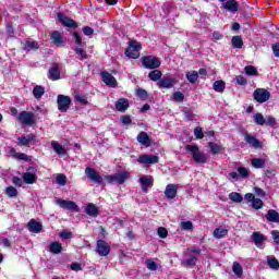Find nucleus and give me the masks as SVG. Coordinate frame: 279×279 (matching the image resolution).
<instances>
[{"label":"nucleus","mask_w":279,"mask_h":279,"mask_svg":"<svg viewBox=\"0 0 279 279\" xmlns=\"http://www.w3.org/2000/svg\"><path fill=\"white\" fill-rule=\"evenodd\" d=\"M51 254H60L62 252V244L59 242H52L49 247Z\"/></svg>","instance_id":"e433bc0d"},{"label":"nucleus","mask_w":279,"mask_h":279,"mask_svg":"<svg viewBox=\"0 0 279 279\" xmlns=\"http://www.w3.org/2000/svg\"><path fill=\"white\" fill-rule=\"evenodd\" d=\"M244 141L245 143H247V145H250L251 147H254V149H260L262 147L260 141H258L256 136H253L247 132L244 133Z\"/></svg>","instance_id":"ddd939ff"},{"label":"nucleus","mask_w":279,"mask_h":279,"mask_svg":"<svg viewBox=\"0 0 279 279\" xmlns=\"http://www.w3.org/2000/svg\"><path fill=\"white\" fill-rule=\"evenodd\" d=\"M85 175L90 180V182H95L96 184H104V178L95 171V169L87 167L85 169Z\"/></svg>","instance_id":"9d476101"},{"label":"nucleus","mask_w":279,"mask_h":279,"mask_svg":"<svg viewBox=\"0 0 279 279\" xmlns=\"http://www.w3.org/2000/svg\"><path fill=\"white\" fill-rule=\"evenodd\" d=\"M141 43L131 41L129 48L125 51L126 58H131L132 60H136L141 56Z\"/></svg>","instance_id":"423d86ee"},{"label":"nucleus","mask_w":279,"mask_h":279,"mask_svg":"<svg viewBox=\"0 0 279 279\" xmlns=\"http://www.w3.org/2000/svg\"><path fill=\"white\" fill-rule=\"evenodd\" d=\"M252 206L255 210H260V208H263L265 204L260 198H254V201L252 202Z\"/></svg>","instance_id":"de8ad7c7"},{"label":"nucleus","mask_w":279,"mask_h":279,"mask_svg":"<svg viewBox=\"0 0 279 279\" xmlns=\"http://www.w3.org/2000/svg\"><path fill=\"white\" fill-rule=\"evenodd\" d=\"M148 77L153 82H158V80H160V77H162V72H160V70H154V71L149 72Z\"/></svg>","instance_id":"58836bf2"},{"label":"nucleus","mask_w":279,"mask_h":279,"mask_svg":"<svg viewBox=\"0 0 279 279\" xmlns=\"http://www.w3.org/2000/svg\"><path fill=\"white\" fill-rule=\"evenodd\" d=\"M267 265L275 271H278L279 269V262L274 256H267Z\"/></svg>","instance_id":"7c9ffc66"},{"label":"nucleus","mask_w":279,"mask_h":279,"mask_svg":"<svg viewBox=\"0 0 279 279\" xmlns=\"http://www.w3.org/2000/svg\"><path fill=\"white\" fill-rule=\"evenodd\" d=\"M110 244L104 240H98L96 243V252L98 256H108L110 254Z\"/></svg>","instance_id":"1a4fd4ad"},{"label":"nucleus","mask_w":279,"mask_h":279,"mask_svg":"<svg viewBox=\"0 0 279 279\" xmlns=\"http://www.w3.org/2000/svg\"><path fill=\"white\" fill-rule=\"evenodd\" d=\"M27 228L29 232H33L34 234H38L43 231V223L36 221V219H31L27 223Z\"/></svg>","instance_id":"dca6fc26"},{"label":"nucleus","mask_w":279,"mask_h":279,"mask_svg":"<svg viewBox=\"0 0 279 279\" xmlns=\"http://www.w3.org/2000/svg\"><path fill=\"white\" fill-rule=\"evenodd\" d=\"M228 234V230L223 228H218L214 231V236L216 239H223Z\"/></svg>","instance_id":"a19ab883"},{"label":"nucleus","mask_w":279,"mask_h":279,"mask_svg":"<svg viewBox=\"0 0 279 279\" xmlns=\"http://www.w3.org/2000/svg\"><path fill=\"white\" fill-rule=\"evenodd\" d=\"M142 64L145 69H158L160 66V59L154 56L143 57Z\"/></svg>","instance_id":"0eeeda50"},{"label":"nucleus","mask_w":279,"mask_h":279,"mask_svg":"<svg viewBox=\"0 0 279 279\" xmlns=\"http://www.w3.org/2000/svg\"><path fill=\"white\" fill-rule=\"evenodd\" d=\"M128 108H130V101L125 98H120L117 102H116V109L119 112H125V110H128Z\"/></svg>","instance_id":"5701e85b"},{"label":"nucleus","mask_w":279,"mask_h":279,"mask_svg":"<svg viewBox=\"0 0 279 279\" xmlns=\"http://www.w3.org/2000/svg\"><path fill=\"white\" fill-rule=\"evenodd\" d=\"M184 265H187L190 267H193V266L197 265V256H195V255L190 256V258H187L184 262Z\"/></svg>","instance_id":"603ef678"},{"label":"nucleus","mask_w":279,"mask_h":279,"mask_svg":"<svg viewBox=\"0 0 279 279\" xmlns=\"http://www.w3.org/2000/svg\"><path fill=\"white\" fill-rule=\"evenodd\" d=\"M61 239H73V232L63 230L60 233Z\"/></svg>","instance_id":"e2e57ef3"},{"label":"nucleus","mask_w":279,"mask_h":279,"mask_svg":"<svg viewBox=\"0 0 279 279\" xmlns=\"http://www.w3.org/2000/svg\"><path fill=\"white\" fill-rule=\"evenodd\" d=\"M271 97V93L265 88H257L253 93V99L257 101V104H265L266 101H269Z\"/></svg>","instance_id":"39448f33"},{"label":"nucleus","mask_w":279,"mask_h":279,"mask_svg":"<svg viewBox=\"0 0 279 279\" xmlns=\"http://www.w3.org/2000/svg\"><path fill=\"white\" fill-rule=\"evenodd\" d=\"M186 151H190L192 155V159L197 162V165H206L208 162V155L206 153L199 150L197 145H186Z\"/></svg>","instance_id":"f257e3e1"},{"label":"nucleus","mask_w":279,"mask_h":279,"mask_svg":"<svg viewBox=\"0 0 279 279\" xmlns=\"http://www.w3.org/2000/svg\"><path fill=\"white\" fill-rule=\"evenodd\" d=\"M238 174L240 178H250V170L245 167H239Z\"/></svg>","instance_id":"49530a36"},{"label":"nucleus","mask_w":279,"mask_h":279,"mask_svg":"<svg viewBox=\"0 0 279 279\" xmlns=\"http://www.w3.org/2000/svg\"><path fill=\"white\" fill-rule=\"evenodd\" d=\"M271 236L277 245H279V231H271Z\"/></svg>","instance_id":"338daca9"},{"label":"nucleus","mask_w":279,"mask_h":279,"mask_svg":"<svg viewBox=\"0 0 279 279\" xmlns=\"http://www.w3.org/2000/svg\"><path fill=\"white\" fill-rule=\"evenodd\" d=\"M17 141H19L17 145L27 147V145H29V143H33L34 141H36V135L31 133L27 136L19 137Z\"/></svg>","instance_id":"4be33fe9"},{"label":"nucleus","mask_w":279,"mask_h":279,"mask_svg":"<svg viewBox=\"0 0 279 279\" xmlns=\"http://www.w3.org/2000/svg\"><path fill=\"white\" fill-rule=\"evenodd\" d=\"M57 184H59V186H65L66 185V175L60 173V174H57Z\"/></svg>","instance_id":"09e8293b"},{"label":"nucleus","mask_w":279,"mask_h":279,"mask_svg":"<svg viewBox=\"0 0 279 279\" xmlns=\"http://www.w3.org/2000/svg\"><path fill=\"white\" fill-rule=\"evenodd\" d=\"M7 34L10 38H14V27H12V24L8 23L7 26Z\"/></svg>","instance_id":"052dcab7"},{"label":"nucleus","mask_w":279,"mask_h":279,"mask_svg":"<svg viewBox=\"0 0 279 279\" xmlns=\"http://www.w3.org/2000/svg\"><path fill=\"white\" fill-rule=\"evenodd\" d=\"M194 136L198 140L204 138V131L202 130V128L197 126L194 129Z\"/></svg>","instance_id":"6e6d98bb"},{"label":"nucleus","mask_w":279,"mask_h":279,"mask_svg":"<svg viewBox=\"0 0 279 279\" xmlns=\"http://www.w3.org/2000/svg\"><path fill=\"white\" fill-rule=\"evenodd\" d=\"M16 119L22 123V125H34L36 123V114L29 111L20 112Z\"/></svg>","instance_id":"7ed1b4c3"},{"label":"nucleus","mask_w":279,"mask_h":279,"mask_svg":"<svg viewBox=\"0 0 279 279\" xmlns=\"http://www.w3.org/2000/svg\"><path fill=\"white\" fill-rule=\"evenodd\" d=\"M137 142L141 145H145V147H149V145H151V140L149 138V135H147L146 132L142 131L138 135H137Z\"/></svg>","instance_id":"b1692460"},{"label":"nucleus","mask_w":279,"mask_h":279,"mask_svg":"<svg viewBox=\"0 0 279 279\" xmlns=\"http://www.w3.org/2000/svg\"><path fill=\"white\" fill-rule=\"evenodd\" d=\"M5 193L8 197H16V195H19V191L14 186L7 187Z\"/></svg>","instance_id":"3c124183"},{"label":"nucleus","mask_w":279,"mask_h":279,"mask_svg":"<svg viewBox=\"0 0 279 279\" xmlns=\"http://www.w3.org/2000/svg\"><path fill=\"white\" fill-rule=\"evenodd\" d=\"M231 45L233 49H242L243 48V38L241 36H233L231 39Z\"/></svg>","instance_id":"2f4dec72"},{"label":"nucleus","mask_w":279,"mask_h":279,"mask_svg":"<svg viewBox=\"0 0 279 279\" xmlns=\"http://www.w3.org/2000/svg\"><path fill=\"white\" fill-rule=\"evenodd\" d=\"M74 99L75 101H78V104H81L82 106H86V104H88V100H86V97L82 95H76Z\"/></svg>","instance_id":"13d9d810"},{"label":"nucleus","mask_w":279,"mask_h":279,"mask_svg":"<svg viewBox=\"0 0 279 279\" xmlns=\"http://www.w3.org/2000/svg\"><path fill=\"white\" fill-rule=\"evenodd\" d=\"M214 90H216V93H223V90H226V83L223 81H216L214 83Z\"/></svg>","instance_id":"ea45409f"},{"label":"nucleus","mask_w":279,"mask_h":279,"mask_svg":"<svg viewBox=\"0 0 279 279\" xmlns=\"http://www.w3.org/2000/svg\"><path fill=\"white\" fill-rule=\"evenodd\" d=\"M178 189H180V185L175 184H168L165 190V195L167 199H175L178 195Z\"/></svg>","instance_id":"2eb2a0df"},{"label":"nucleus","mask_w":279,"mask_h":279,"mask_svg":"<svg viewBox=\"0 0 279 279\" xmlns=\"http://www.w3.org/2000/svg\"><path fill=\"white\" fill-rule=\"evenodd\" d=\"M22 49H24V51H37V49H40V46L37 41L27 40L23 44Z\"/></svg>","instance_id":"393cba45"},{"label":"nucleus","mask_w":279,"mask_h":279,"mask_svg":"<svg viewBox=\"0 0 279 279\" xmlns=\"http://www.w3.org/2000/svg\"><path fill=\"white\" fill-rule=\"evenodd\" d=\"M23 181L25 182V184H34L36 182V174L32 173V172H26L22 175Z\"/></svg>","instance_id":"c756f323"},{"label":"nucleus","mask_w":279,"mask_h":279,"mask_svg":"<svg viewBox=\"0 0 279 279\" xmlns=\"http://www.w3.org/2000/svg\"><path fill=\"white\" fill-rule=\"evenodd\" d=\"M159 88H173L175 80L171 77H163L158 83Z\"/></svg>","instance_id":"412c9836"},{"label":"nucleus","mask_w":279,"mask_h":279,"mask_svg":"<svg viewBox=\"0 0 279 279\" xmlns=\"http://www.w3.org/2000/svg\"><path fill=\"white\" fill-rule=\"evenodd\" d=\"M129 171H120L116 174L105 175V180H107L108 184H125L128 180H130Z\"/></svg>","instance_id":"f03ea898"},{"label":"nucleus","mask_w":279,"mask_h":279,"mask_svg":"<svg viewBox=\"0 0 279 279\" xmlns=\"http://www.w3.org/2000/svg\"><path fill=\"white\" fill-rule=\"evenodd\" d=\"M157 234H158V236H160V239H167V235L169 234V231H167L166 228L160 227L157 230Z\"/></svg>","instance_id":"5fc2aeb1"},{"label":"nucleus","mask_w":279,"mask_h":279,"mask_svg":"<svg viewBox=\"0 0 279 279\" xmlns=\"http://www.w3.org/2000/svg\"><path fill=\"white\" fill-rule=\"evenodd\" d=\"M181 230H193V222H191V221L182 222Z\"/></svg>","instance_id":"bf43d9fd"},{"label":"nucleus","mask_w":279,"mask_h":279,"mask_svg":"<svg viewBox=\"0 0 279 279\" xmlns=\"http://www.w3.org/2000/svg\"><path fill=\"white\" fill-rule=\"evenodd\" d=\"M33 95L35 97V99H40L43 97V95H45V87L37 85L34 87L33 89Z\"/></svg>","instance_id":"f704fd0d"},{"label":"nucleus","mask_w":279,"mask_h":279,"mask_svg":"<svg viewBox=\"0 0 279 279\" xmlns=\"http://www.w3.org/2000/svg\"><path fill=\"white\" fill-rule=\"evenodd\" d=\"M51 148L56 154H58L61 158L66 156V148H64L60 143L52 141Z\"/></svg>","instance_id":"aec40b11"},{"label":"nucleus","mask_w":279,"mask_h":279,"mask_svg":"<svg viewBox=\"0 0 279 279\" xmlns=\"http://www.w3.org/2000/svg\"><path fill=\"white\" fill-rule=\"evenodd\" d=\"M102 82L107 84V86H111V88H114L117 86V78L112 76V74L108 72L101 73Z\"/></svg>","instance_id":"a211bd4d"},{"label":"nucleus","mask_w":279,"mask_h":279,"mask_svg":"<svg viewBox=\"0 0 279 279\" xmlns=\"http://www.w3.org/2000/svg\"><path fill=\"white\" fill-rule=\"evenodd\" d=\"M172 101L182 104V101H184V94H182V92H174L172 95Z\"/></svg>","instance_id":"37998d69"},{"label":"nucleus","mask_w":279,"mask_h":279,"mask_svg":"<svg viewBox=\"0 0 279 279\" xmlns=\"http://www.w3.org/2000/svg\"><path fill=\"white\" fill-rule=\"evenodd\" d=\"M266 219L271 223H279V213H277L275 209H269L266 214Z\"/></svg>","instance_id":"c85d7f7f"},{"label":"nucleus","mask_w":279,"mask_h":279,"mask_svg":"<svg viewBox=\"0 0 279 279\" xmlns=\"http://www.w3.org/2000/svg\"><path fill=\"white\" fill-rule=\"evenodd\" d=\"M145 265L149 271H156L158 269V264L154 259H146Z\"/></svg>","instance_id":"c03bdc74"},{"label":"nucleus","mask_w":279,"mask_h":279,"mask_svg":"<svg viewBox=\"0 0 279 279\" xmlns=\"http://www.w3.org/2000/svg\"><path fill=\"white\" fill-rule=\"evenodd\" d=\"M51 40L56 47H63L64 46V38L60 34V32L54 31L51 34Z\"/></svg>","instance_id":"6ab92c4d"},{"label":"nucleus","mask_w":279,"mask_h":279,"mask_svg":"<svg viewBox=\"0 0 279 279\" xmlns=\"http://www.w3.org/2000/svg\"><path fill=\"white\" fill-rule=\"evenodd\" d=\"M94 32L95 31H93V28L89 26L83 27V34H85V36H93Z\"/></svg>","instance_id":"69168bd1"},{"label":"nucleus","mask_w":279,"mask_h":279,"mask_svg":"<svg viewBox=\"0 0 279 279\" xmlns=\"http://www.w3.org/2000/svg\"><path fill=\"white\" fill-rule=\"evenodd\" d=\"M57 17L64 25V27H71V28L77 27V23L73 21V19L64 15V13H58Z\"/></svg>","instance_id":"4468645a"},{"label":"nucleus","mask_w":279,"mask_h":279,"mask_svg":"<svg viewBox=\"0 0 279 279\" xmlns=\"http://www.w3.org/2000/svg\"><path fill=\"white\" fill-rule=\"evenodd\" d=\"M208 147L210 148L211 154H219V151H221V146L219 144H215L213 142H209Z\"/></svg>","instance_id":"8fccbe9b"},{"label":"nucleus","mask_w":279,"mask_h":279,"mask_svg":"<svg viewBox=\"0 0 279 279\" xmlns=\"http://www.w3.org/2000/svg\"><path fill=\"white\" fill-rule=\"evenodd\" d=\"M251 165L254 169H265V167L267 165V159L253 158V159H251Z\"/></svg>","instance_id":"bb28decb"},{"label":"nucleus","mask_w":279,"mask_h":279,"mask_svg":"<svg viewBox=\"0 0 279 279\" xmlns=\"http://www.w3.org/2000/svg\"><path fill=\"white\" fill-rule=\"evenodd\" d=\"M272 50L276 58H279V44L272 46Z\"/></svg>","instance_id":"774afa93"},{"label":"nucleus","mask_w":279,"mask_h":279,"mask_svg":"<svg viewBox=\"0 0 279 279\" xmlns=\"http://www.w3.org/2000/svg\"><path fill=\"white\" fill-rule=\"evenodd\" d=\"M186 80L190 84H195L199 80V73L197 71H191L186 73Z\"/></svg>","instance_id":"72a5a7b5"},{"label":"nucleus","mask_w":279,"mask_h":279,"mask_svg":"<svg viewBox=\"0 0 279 279\" xmlns=\"http://www.w3.org/2000/svg\"><path fill=\"white\" fill-rule=\"evenodd\" d=\"M232 271L236 278H241L243 276V266L239 262H233Z\"/></svg>","instance_id":"473e14b6"},{"label":"nucleus","mask_w":279,"mask_h":279,"mask_svg":"<svg viewBox=\"0 0 279 279\" xmlns=\"http://www.w3.org/2000/svg\"><path fill=\"white\" fill-rule=\"evenodd\" d=\"M222 7L229 12H236L239 10V2H236V0H228Z\"/></svg>","instance_id":"cd10ccee"},{"label":"nucleus","mask_w":279,"mask_h":279,"mask_svg":"<svg viewBox=\"0 0 279 279\" xmlns=\"http://www.w3.org/2000/svg\"><path fill=\"white\" fill-rule=\"evenodd\" d=\"M235 82L236 84H239L240 86H245V84H247V80L245 77H243L242 75H238L235 77Z\"/></svg>","instance_id":"680f3d73"},{"label":"nucleus","mask_w":279,"mask_h":279,"mask_svg":"<svg viewBox=\"0 0 279 279\" xmlns=\"http://www.w3.org/2000/svg\"><path fill=\"white\" fill-rule=\"evenodd\" d=\"M244 71L246 75H258V70L254 65H246Z\"/></svg>","instance_id":"a18cd8bd"},{"label":"nucleus","mask_w":279,"mask_h":279,"mask_svg":"<svg viewBox=\"0 0 279 279\" xmlns=\"http://www.w3.org/2000/svg\"><path fill=\"white\" fill-rule=\"evenodd\" d=\"M57 206L63 208V210H71L72 213H80V207L73 201H66L62 198H56Z\"/></svg>","instance_id":"20e7f679"},{"label":"nucleus","mask_w":279,"mask_h":279,"mask_svg":"<svg viewBox=\"0 0 279 279\" xmlns=\"http://www.w3.org/2000/svg\"><path fill=\"white\" fill-rule=\"evenodd\" d=\"M49 80H52V82H56L60 77V70L58 68H51L48 73Z\"/></svg>","instance_id":"c9c22d12"},{"label":"nucleus","mask_w":279,"mask_h":279,"mask_svg":"<svg viewBox=\"0 0 279 279\" xmlns=\"http://www.w3.org/2000/svg\"><path fill=\"white\" fill-rule=\"evenodd\" d=\"M253 119L256 125H265V117L263 116V113H255L253 116Z\"/></svg>","instance_id":"79ce46f5"},{"label":"nucleus","mask_w":279,"mask_h":279,"mask_svg":"<svg viewBox=\"0 0 279 279\" xmlns=\"http://www.w3.org/2000/svg\"><path fill=\"white\" fill-rule=\"evenodd\" d=\"M85 213L86 215H88L89 217H97L99 215V207H96L95 204L89 203L87 204V206L85 207Z\"/></svg>","instance_id":"a878e982"},{"label":"nucleus","mask_w":279,"mask_h":279,"mask_svg":"<svg viewBox=\"0 0 279 279\" xmlns=\"http://www.w3.org/2000/svg\"><path fill=\"white\" fill-rule=\"evenodd\" d=\"M265 125H270L271 128H274V125H276V118L268 116L265 118Z\"/></svg>","instance_id":"4d7b16f0"},{"label":"nucleus","mask_w":279,"mask_h":279,"mask_svg":"<svg viewBox=\"0 0 279 279\" xmlns=\"http://www.w3.org/2000/svg\"><path fill=\"white\" fill-rule=\"evenodd\" d=\"M74 51L80 57V60H86V58H88V56L86 54V51H84V49L82 48H74Z\"/></svg>","instance_id":"864d4df0"},{"label":"nucleus","mask_w":279,"mask_h":279,"mask_svg":"<svg viewBox=\"0 0 279 279\" xmlns=\"http://www.w3.org/2000/svg\"><path fill=\"white\" fill-rule=\"evenodd\" d=\"M140 183H141V186H142V191L144 193H148V187L151 186V184H154V178L147 177V175H143L140 179Z\"/></svg>","instance_id":"f3484780"},{"label":"nucleus","mask_w":279,"mask_h":279,"mask_svg":"<svg viewBox=\"0 0 279 279\" xmlns=\"http://www.w3.org/2000/svg\"><path fill=\"white\" fill-rule=\"evenodd\" d=\"M73 38L75 40V44L78 45V47H82V36L77 33H73Z\"/></svg>","instance_id":"0e129e2a"},{"label":"nucleus","mask_w":279,"mask_h":279,"mask_svg":"<svg viewBox=\"0 0 279 279\" xmlns=\"http://www.w3.org/2000/svg\"><path fill=\"white\" fill-rule=\"evenodd\" d=\"M252 241L255 243V245L258 247V250H265V241L267 239L265 238V234L256 231L252 234Z\"/></svg>","instance_id":"f8f14e48"},{"label":"nucleus","mask_w":279,"mask_h":279,"mask_svg":"<svg viewBox=\"0 0 279 279\" xmlns=\"http://www.w3.org/2000/svg\"><path fill=\"white\" fill-rule=\"evenodd\" d=\"M158 160L159 157L156 155H141L137 159V162H140V165H158Z\"/></svg>","instance_id":"9b49d317"},{"label":"nucleus","mask_w":279,"mask_h":279,"mask_svg":"<svg viewBox=\"0 0 279 279\" xmlns=\"http://www.w3.org/2000/svg\"><path fill=\"white\" fill-rule=\"evenodd\" d=\"M229 199L235 204H241V202H243V196L238 192H232L229 194Z\"/></svg>","instance_id":"4c0bfd02"},{"label":"nucleus","mask_w":279,"mask_h":279,"mask_svg":"<svg viewBox=\"0 0 279 279\" xmlns=\"http://www.w3.org/2000/svg\"><path fill=\"white\" fill-rule=\"evenodd\" d=\"M57 104H58V110H60V112H66V110L71 108V97L59 95L57 97Z\"/></svg>","instance_id":"6e6552de"}]
</instances>
